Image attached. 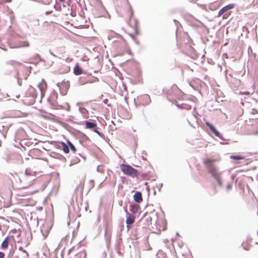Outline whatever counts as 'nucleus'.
Wrapping results in <instances>:
<instances>
[{"label": "nucleus", "mask_w": 258, "mask_h": 258, "mask_svg": "<svg viewBox=\"0 0 258 258\" xmlns=\"http://www.w3.org/2000/svg\"><path fill=\"white\" fill-rule=\"evenodd\" d=\"M126 227L128 230L131 228L130 225H126Z\"/></svg>", "instance_id": "603ef678"}, {"label": "nucleus", "mask_w": 258, "mask_h": 258, "mask_svg": "<svg viewBox=\"0 0 258 258\" xmlns=\"http://www.w3.org/2000/svg\"><path fill=\"white\" fill-rule=\"evenodd\" d=\"M88 83H93L99 81V79L97 78H95L91 80H88Z\"/></svg>", "instance_id": "bb28decb"}, {"label": "nucleus", "mask_w": 258, "mask_h": 258, "mask_svg": "<svg viewBox=\"0 0 258 258\" xmlns=\"http://www.w3.org/2000/svg\"><path fill=\"white\" fill-rule=\"evenodd\" d=\"M51 2V0H42L41 3L44 5H49Z\"/></svg>", "instance_id": "cd10ccee"}, {"label": "nucleus", "mask_w": 258, "mask_h": 258, "mask_svg": "<svg viewBox=\"0 0 258 258\" xmlns=\"http://www.w3.org/2000/svg\"><path fill=\"white\" fill-rule=\"evenodd\" d=\"M69 87H70L69 82L68 81L67 82V83L65 84V88H66V89L67 90V91L69 89Z\"/></svg>", "instance_id": "ea45409f"}, {"label": "nucleus", "mask_w": 258, "mask_h": 258, "mask_svg": "<svg viewBox=\"0 0 258 258\" xmlns=\"http://www.w3.org/2000/svg\"><path fill=\"white\" fill-rule=\"evenodd\" d=\"M204 164L209 174L217 182L220 187H223V172L219 170L218 166L215 162V160L211 158H206L204 160Z\"/></svg>", "instance_id": "f257e3e1"}, {"label": "nucleus", "mask_w": 258, "mask_h": 258, "mask_svg": "<svg viewBox=\"0 0 258 258\" xmlns=\"http://www.w3.org/2000/svg\"><path fill=\"white\" fill-rule=\"evenodd\" d=\"M104 236H105L106 240L110 236V235L107 233V230H105V231L104 232Z\"/></svg>", "instance_id": "79ce46f5"}, {"label": "nucleus", "mask_w": 258, "mask_h": 258, "mask_svg": "<svg viewBox=\"0 0 258 258\" xmlns=\"http://www.w3.org/2000/svg\"><path fill=\"white\" fill-rule=\"evenodd\" d=\"M18 63V62H17L16 61L13 60H9L7 62V64H9L11 65H13L14 63Z\"/></svg>", "instance_id": "473e14b6"}, {"label": "nucleus", "mask_w": 258, "mask_h": 258, "mask_svg": "<svg viewBox=\"0 0 258 258\" xmlns=\"http://www.w3.org/2000/svg\"><path fill=\"white\" fill-rule=\"evenodd\" d=\"M9 245V236L5 237L2 243L1 247L2 248H7Z\"/></svg>", "instance_id": "2eb2a0df"}, {"label": "nucleus", "mask_w": 258, "mask_h": 258, "mask_svg": "<svg viewBox=\"0 0 258 258\" xmlns=\"http://www.w3.org/2000/svg\"><path fill=\"white\" fill-rule=\"evenodd\" d=\"M49 53H50L52 55L55 56V55L52 53V52L51 50H49Z\"/></svg>", "instance_id": "3c124183"}, {"label": "nucleus", "mask_w": 258, "mask_h": 258, "mask_svg": "<svg viewBox=\"0 0 258 258\" xmlns=\"http://www.w3.org/2000/svg\"><path fill=\"white\" fill-rule=\"evenodd\" d=\"M79 161H80V160H79V159H78L77 161H76L75 162V163H77V162H79Z\"/></svg>", "instance_id": "4d7b16f0"}, {"label": "nucleus", "mask_w": 258, "mask_h": 258, "mask_svg": "<svg viewBox=\"0 0 258 258\" xmlns=\"http://www.w3.org/2000/svg\"><path fill=\"white\" fill-rule=\"evenodd\" d=\"M38 209L39 210H41L42 209V207H40V208H38Z\"/></svg>", "instance_id": "052dcab7"}, {"label": "nucleus", "mask_w": 258, "mask_h": 258, "mask_svg": "<svg viewBox=\"0 0 258 258\" xmlns=\"http://www.w3.org/2000/svg\"><path fill=\"white\" fill-rule=\"evenodd\" d=\"M84 135V137L86 139H89L88 137L86 135Z\"/></svg>", "instance_id": "5fc2aeb1"}, {"label": "nucleus", "mask_w": 258, "mask_h": 258, "mask_svg": "<svg viewBox=\"0 0 258 258\" xmlns=\"http://www.w3.org/2000/svg\"><path fill=\"white\" fill-rule=\"evenodd\" d=\"M34 180L33 177V175L29 173L27 169H26L25 171L24 175L22 177V179L20 178V180L21 182L22 181H27L26 182V185L25 186H23L22 188H25L30 186L32 184V182Z\"/></svg>", "instance_id": "7ed1b4c3"}, {"label": "nucleus", "mask_w": 258, "mask_h": 258, "mask_svg": "<svg viewBox=\"0 0 258 258\" xmlns=\"http://www.w3.org/2000/svg\"><path fill=\"white\" fill-rule=\"evenodd\" d=\"M108 100L107 99H105L103 100V102L105 103V104H107V103L108 102Z\"/></svg>", "instance_id": "de8ad7c7"}, {"label": "nucleus", "mask_w": 258, "mask_h": 258, "mask_svg": "<svg viewBox=\"0 0 258 258\" xmlns=\"http://www.w3.org/2000/svg\"><path fill=\"white\" fill-rule=\"evenodd\" d=\"M61 2H64L65 0H59Z\"/></svg>", "instance_id": "bf43d9fd"}, {"label": "nucleus", "mask_w": 258, "mask_h": 258, "mask_svg": "<svg viewBox=\"0 0 258 258\" xmlns=\"http://www.w3.org/2000/svg\"><path fill=\"white\" fill-rule=\"evenodd\" d=\"M79 83L80 85H83L88 83V80H85L83 78L80 77L79 79Z\"/></svg>", "instance_id": "4be33fe9"}, {"label": "nucleus", "mask_w": 258, "mask_h": 258, "mask_svg": "<svg viewBox=\"0 0 258 258\" xmlns=\"http://www.w3.org/2000/svg\"><path fill=\"white\" fill-rule=\"evenodd\" d=\"M130 207V211L133 214L136 213L139 208V206L136 204L131 205Z\"/></svg>", "instance_id": "f3484780"}, {"label": "nucleus", "mask_w": 258, "mask_h": 258, "mask_svg": "<svg viewBox=\"0 0 258 258\" xmlns=\"http://www.w3.org/2000/svg\"><path fill=\"white\" fill-rule=\"evenodd\" d=\"M126 1H127V3H128V5L129 6V11H130V20L133 15L134 12H133V10L132 8L131 5L128 3V0H126Z\"/></svg>", "instance_id": "b1692460"}, {"label": "nucleus", "mask_w": 258, "mask_h": 258, "mask_svg": "<svg viewBox=\"0 0 258 258\" xmlns=\"http://www.w3.org/2000/svg\"><path fill=\"white\" fill-rule=\"evenodd\" d=\"M154 195H155L156 194V191H154V192H153Z\"/></svg>", "instance_id": "680f3d73"}, {"label": "nucleus", "mask_w": 258, "mask_h": 258, "mask_svg": "<svg viewBox=\"0 0 258 258\" xmlns=\"http://www.w3.org/2000/svg\"><path fill=\"white\" fill-rule=\"evenodd\" d=\"M27 77H28V75H27V76H25L24 79H25V80H27Z\"/></svg>", "instance_id": "6e6d98bb"}, {"label": "nucleus", "mask_w": 258, "mask_h": 258, "mask_svg": "<svg viewBox=\"0 0 258 258\" xmlns=\"http://www.w3.org/2000/svg\"><path fill=\"white\" fill-rule=\"evenodd\" d=\"M107 106H110V104H107Z\"/></svg>", "instance_id": "0e129e2a"}, {"label": "nucleus", "mask_w": 258, "mask_h": 258, "mask_svg": "<svg viewBox=\"0 0 258 258\" xmlns=\"http://www.w3.org/2000/svg\"><path fill=\"white\" fill-rule=\"evenodd\" d=\"M230 158L236 161H238L240 160L243 159V157L238 155H233L230 156Z\"/></svg>", "instance_id": "a211bd4d"}, {"label": "nucleus", "mask_w": 258, "mask_h": 258, "mask_svg": "<svg viewBox=\"0 0 258 258\" xmlns=\"http://www.w3.org/2000/svg\"><path fill=\"white\" fill-rule=\"evenodd\" d=\"M140 100L141 103L145 105L149 104L151 101L150 96L147 94L142 95L140 97Z\"/></svg>", "instance_id": "1a4fd4ad"}, {"label": "nucleus", "mask_w": 258, "mask_h": 258, "mask_svg": "<svg viewBox=\"0 0 258 258\" xmlns=\"http://www.w3.org/2000/svg\"><path fill=\"white\" fill-rule=\"evenodd\" d=\"M134 200L138 203H140L142 202V195L140 191H136L133 196Z\"/></svg>", "instance_id": "9b49d317"}, {"label": "nucleus", "mask_w": 258, "mask_h": 258, "mask_svg": "<svg viewBox=\"0 0 258 258\" xmlns=\"http://www.w3.org/2000/svg\"><path fill=\"white\" fill-rule=\"evenodd\" d=\"M252 134L254 135H258V127L256 128L255 129H253L252 131Z\"/></svg>", "instance_id": "7c9ffc66"}, {"label": "nucleus", "mask_w": 258, "mask_h": 258, "mask_svg": "<svg viewBox=\"0 0 258 258\" xmlns=\"http://www.w3.org/2000/svg\"><path fill=\"white\" fill-rule=\"evenodd\" d=\"M67 144L69 145V149H71L74 153L76 152V148L74 144L69 140H67Z\"/></svg>", "instance_id": "6ab92c4d"}, {"label": "nucleus", "mask_w": 258, "mask_h": 258, "mask_svg": "<svg viewBox=\"0 0 258 258\" xmlns=\"http://www.w3.org/2000/svg\"><path fill=\"white\" fill-rule=\"evenodd\" d=\"M58 97V95L57 92L53 90L50 94L49 97L48 98L47 100H57Z\"/></svg>", "instance_id": "4468645a"}, {"label": "nucleus", "mask_w": 258, "mask_h": 258, "mask_svg": "<svg viewBox=\"0 0 258 258\" xmlns=\"http://www.w3.org/2000/svg\"><path fill=\"white\" fill-rule=\"evenodd\" d=\"M103 181H102V182H101V183L99 184V185H98V187H101V184H102V183H103Z\"/></svg>", "instance_id": "864d4df0"}, {"label": "nucleus", "mask_w": 258, "mask_h": 258, "mask_svg": "<svg viewBox=\"0 0 258 258\" xmlns=\"http://www.w3.org/2000/svg\"><path fill=\"white\" fill-rule=\"evenodd\" d=\"M93 131L96 133L97 135H98L100 137H101L102 138H105V136L102 133H101L100 132H99L97 128H94Z\"/></svg>", "instance_id": "5701e85b"}, {"label": "nucleus", "mask_w": 258, "mask_h": 258, "mask_svg": "<svg viewBox=\"0 0 258 258\" xmlns=\"http://www.w3.org/2000/svg\"><path fill=\"white\" fill-rule=\"evenodd\" d=\"M53 7L56 11H60L61 10L60 7H57L55 4L53 6Z\"/></svg>", "instance_id": "e433bc0d"}, {"label": "nucleus", "mask_w": 258, "mask_h": 258, "mask_svg": "<svg viewBox=\"0 0 258 258\" xmlns=\"http://www.w3.org/2000/svg\"><path fill=\"white\" fill-rule=\"evenodd\" d=\"M90 182L91 183H92V185L91 186V188H92L94 186V181L93 180H90Z\"/></svg>", "instance_id": "a18cd8bd"}, {"label": "nucleus", "mask_w": 258, "mask_h": 258, "mask_svg": "<svg viewBox=\"0 0 258 258\" xmlns=\"http://www.w3.org/2000/svg\"><path fill=\"white\" fill-rule=\"evenodd\" d=\"M123 208L124 209V211L125 212L126 215V219L125 221L126 225L132 224L135 221V216L128 213L126 207H124Z\"/></svg>", "instance_id": "0eeeda50"}, {"label": "nucleus", "mask_w": 258, "mask_h": 258, "mask_svg": "<svg viewBox=\"0 0 258 258\" xmlns=\"http://www.w3.org/2000/svg\"><path fill=\"white\" fill-rule=\"evenodd\" d=\"M146 220L147 221L148 225L151 224L152 218L150 216L147 217Z\"/></svg>", "instance_id": "c85d7f7f"}, {"label": "nucleus", "mask_w": 258, "mask_h": 258, "mask_svg": "<svg viewBox=\"0 0 258 258\" xmlns=\"http://www.w3.org/2000/svg\"><path fill=\"white\" fill-rule=\"evenodd\" d=\"M67 92V90H66V91H65V92H61V94H62V95H66Z\"/></svg>", "instance_id": "49530a36"}, {"label": "nucleus", "mask_w": 258, "mask_h": 258, "mask_svg": "<svg viewBox=\"0 0 258 258\" xmlns=\"http://www.w3.org/2000/svg\"><path fill=\"white\" fill-rule=\"evenodd\" d=\"M10 126L11 124H9L0 126V135L4 139H6L8 131Z\"/></svg>", "instance_id": "423d86ee"}, {"label": "nucleus", "mask_w": 258, "mask_h": 258, "mask_svg": "<svg viewBox=\"0 0 258 258\" xmlns=\"http://www.w3.org/2000/svg\"><path fill=\"white\" fill-rule=\"evenodd\" d=\"M97 171L100 172H103V169L101 165L98 166V167H97Z\"/></svg>", "instance_id": "72a5a7b5"}, {"label": "nucleus", "mask_w": 258, "mask_h": 258, "mask_svg": "<svg viewBox=\"0 0 258 258\" xmlns=\"http://www.w3.org/2000/svg\"><path fill=\"white\" fill-rule=\"evenodd\" d=\"M49 230L50 229H47V231L45 232V233H44V232H43V230L42 229L41 230V232L42 233V235H43L44 236V238H45L47 236V235H48V233L49 231Z\"/></svg>", "instance_id": "a878e982"}, {"label": "nucleus", "mask_w": 258, "mask_h": 258, "mask_svg": "<svg viewBox=\"0 0 258 258\" xmlns=\"http://www.w3.org/2000/svg\"><path fill=\"white\" fill-rule=\"evenodd\" d=\"M175 105L177 107L180 108H182V104H179L178 103H176Z\"/></svg>", "instance_id": "c03bdc74"}, {"label": "nucleus", "mask_w": 258, "mask_h": 258, "mask_svg": "<svg viewBox=\"0 0 258 258\" xmlns=\"http://www.w3.org/2000/svg\"><path fill=\"white\" fill-rule=\"evenodd\" d=\"M232 184H228L226 186V188L228 190H230L232 189Z\"/></svg>", "instance_id": "c9c22d12"}, {"label": "nucleus", "mask_w": 258, "mask_h": 258, "mask_svg": "<svg viewBox=\"0 0 258 258\" xmlns=\"http://www.w3.org/2000/svg\"><path fill=\"white\" fill-rule=\"evenodd\" d=\"M120 168L125 174L132 177H135L138 176L137 170L130 165L122 164L120 165Z\"/></svg>", "instance_id": "f03ea898"}, {"label": "nucleus", "mask_w": 258, "mask_h": 258, "mask_svg": "<svg viewBox=\"0 0 258 258\" xmlns=\"http://www.w3.org/2000/svg\"><path fill=\"white\" fill-rule=\"evenodd\" d=\"M4 256H5L4 252L0 251V258H4Z\"/></svg>", "instance_id": "37998d69"}, {"label": "nucleus", "mask_w": 258, "mask_h": 258, "mask_svg": "<svg viewBox=\"0 0 258 258\" xmlns=\"http://www.w3.org/2000/svg\"><path fill=\"white\" fill-rule=\"evenodd\" d=\"M19 249L20 250L23 251L24 252H25L26 253L27 256H28V254L27 253L26 251L25 250L23 249V247L22 246H20L19 247Z\"/></svg>", "instance_id": "58836bf2"}, {"label": "nucleus", "mask_w": 258, "mask_h": 258, "mask_svg": "<svg viewBox=\"0 0 258 258\" xmlns=\"http://www.w3.org/2000/svg\"><path fill=\"white\" fill-rule=\"evenodd\" d=\"M227 45V43H225L224 45Z\"/></svg>", "instance_id": "338daca9"}, {"label": "nucleus", "mask_w": 258, "mask_h": 258, "mask_svg": "<svg viewBox=\"0 0 258 258\" xmlns=\"http://www.w3.org/2000/svg\"><path fill=\"white\" fill-rule=\"evenodd\" d=\"M33 23H34V26H38L39 25V22H38V20H35L33 21Z\"/></svg>", "instance_id": "a19ab883"}, {"label": "nucleus", "mask_w": 258, "mask_h": 258, "mask_svg": "<svg viewBox=\"0 0 258 258\" xmlns=\"http://www.w3.org/2000/svg\"><path fill=\"white\" fill-rule=\"evenodd\" d=\"M234 7H235V4H228V5L224 6V7H223L222 9H221L219 10L217 16L218 17L221 16L224 13L227 12L229 10H230L233 9L234 8Z\"/></svg>", "instance_id": "39448f33"}, {"label": "nucleus", "mask_w": 258, "mask_h": 258, "mask_svg": "<svg viewBox=\"0 0 258 258\" xmlns=\"http://www.w3.org/2000/svg\"><path fill=\"white\" fill-rule=\"evenodd\" d=\"M174 22H175L176 25H177V24L179 23V22L176 20H174Z\"/></svg>", "instance_id": "8fccbe9b"}, {"label": "nucleus", "mask_w": 258, "mask_h": 258, "mask_svg": "<svg viewBox=\"0 0 258 258\" xmlns=\"http://www.w3.org/2000/svg\"><path fill=\"white\" fill-rule=\"evenodd\" d=\"M61 144L62 147V150L65 153H68L70 151L69 145L67 143H65L63 142H61Z\"/></svg>", "instance_id": "dca6fc26"}, {"label": "nucleus", "mask_w": 258, "mask_h": 258, "mask_svg": "<svg viewBox=\"0 0 258 258\" xmlns=\"http://www.w3.org/2000/svg\"><path fill=\"white\" fill-rule=\"evenodd\" d=\"M163 184L162 183H160L159 185L157 184V187L158 188V191H160L161 188L162 187Z\"/></svg>", "instance_id": "4c0bfd02"}, {"label": "nucleus", "mask_w": 258, "mask_h": 258, "mask_svg": "<svg viewBox=\"0 0 258 258\" xmlns=\"http://www.w3.org/2000/svg\"><path fill=\"white\" fill-rule=\"evenodd\" d=\"M29 68L31 70V67H29Z\"/></svg>", "instance_id": "69168bd1"}, {"label": "nucleus", "mask_w": 258, "mask_h": 258, "mask_svg": "<svg viewBox=\"0 0 258 258\" xmlns=\"http://www.w3.org/2000/svg\"><path fill=\"white\" fill-rule=\"evenodd\" d=\"M19 72L17 70H16V73H15V78L17 79V83L19 85V86H21L22 85V81L19 78Z\"/></svg>", "instance_id": "412c9836"}, {"label": "nucleus", "mask_w": 258, "mask_h": 258, "mask_svg": "<svg viewBox=\"0 0 258 258\" xmlns=\"http://www.w3.org/2000/svg\"><path fill=\"white\" fill-rule=\"evenodd\" d=\"M51 107L55 109H58L60 106L58 104L56 100H48Z\"/></svg>", "instance_id": "ddd939ff"}, {"label": "nucleus", "mask_w": 258, "mask_h": 258, "mask_svg": "<svg viewBox=\"0 0 258 258\" xmlns=\"http://www.w3.org/2000/svg\"><path fill=\"white\" fill-rule=\"evenodd\" d=\"M38 87L41 92V96H43L47 87V85L45 81L42 80V81L38 85Z\"/></svg>", "instance_id": "9d476101"}, {"label": "nucleus", "mask_w": 258, "mask_h": 258, "mask_svg": "<svg viewBox=\"0 0 258 258\" xmlns=\"http://www.w3.org/2000/svg\"><path fill=\"white\" fill-rule=\"evenodd\" d=\"M97 3L98 4V5L101 7L102 8V9H104V7L103 6V5H102V2L100 1V0H97Z\"/></svg>", "instance_id": "f704fd0d"}, {"label": "nucleus", "mask_w": 258, "mask_h": 258, "mask_svg": "<svg viewBox=\"0 0 258 258\" xmlns=\"http://www.w3.org/2000/svg\"><path fill=\"white\" fill-rule=\"evenodd\" d=\"M206 124L209 128L211 132L215 135L217 137L219 138L222 140H224L222 137V135L219 133V132L216 128V127L213 125L212 123H211L209 121L206 122Z\"/></svg>", "instance_id": "20e7f679"}, {"label": "nucleus", "mask_w": 258, "mask_h": 258, "mask_svg": "<svg viewBox=\"0 0 258 258\" xmlns=\"http://www.w3.org/2000/svg\"><path fill=\"white\" fill-rule=\"evenodd\" d=\"M142 158H143V160H147V159H146V158H145L144 157H142Z\"/></svg>", "instance_id": "13d9d810"}, {"label": "nucleus", "mask_w": 258, "mask_h": 258, "mask_svg": "<svg viewBox=\"0 0 258 258\" xmlns=\"http://www.w3.org/2000/svg\"><path fill=\"white\" fill-rule=\"evenodd\" d=\"M134 21H135V24H134L135 29L136 31H137V27H138V20L137 19H135Z\"/></svg>", "instance_id": "c756f323"}, {"label": "nucleus", "mask_w": 258, "mask_h": 258, "mask_svg": "<svg viewBox=\"0 0 258 258\" xmlns=\"http://www.w3.org/2000/svg\"><path fill=\"white\" fill-rule=\"evenodd\" d=\"M84 122L85 123L86 128L92 129L97 126V123L95 121H90L88 120L80 121L78 124H82Z\"/></svg>", "instance_id": "6e6552de"}, {"label": "nucleus", "mask_w": 258, "mask_h": 258, "mask_svg": "<svg viewBox=\"0 0 258 258\" xmlns=\"http://www.w3.org/2000/svg\"><path fill=\"white\" fill-rule=\"evenodd\" d=\"M79 155L80 157H82L84 159V160H85L86 158L84 156H82L81 154H79Z\"/></svg>", "instance_id": "09e8293b"}, {"label": "nucleus", "mask_w": 258, "mask_h": 258, "mask_svg": "<svg viewBox=\"0 0 258 258\" xmlns=\"http://www.w3.org/2000/svg\"><path fill=\"white\" fill-rule=\"evenodd\" d=\"M82 69L77 63L74 68V74L75 75L78 76L82 73Z\"/></svg>", "instance_id": "f8f14e48"}, {"label": "nucleus", "mask_w": 258, "mask_h": 258, "mask_svg": "<svg viewBox=\"0 0 258 258\" xmlns=\"http://www.w3.org/2000/svg\"><path fill=\"white\" fill-rule=\"evenodd\" d=\"M79 110L83 114H86L87 112V110L84 107H79Z\"/></svg>", "instance_id": "393cba45"}, {"label": "nucleus", "mask_w": 258, "mask_h": 258, "mask_svg": "<svg viewBox=\"0 0 258 258\" xmlns=\"http://www.w3.org/2000/svg\"><path fill=\"white\" fill-rule=\"evenodd\" d=\"M176 235H179V234H178V232H177V233H176Z\"/></svg>", "instance_id": "e2e57ef3"}, {"label": "nucleus", "mask_w": 258, "mask_h": 258, "mask_svg": "<svg viewBox=\"0 0 258 258\" xmlns=\"http://www.w3.org/2000/svg\"><path fill=\"white\" fill-rule=\"evenodd\" d=\"M29 46V43L28 41H23L20 42V44L18 46H14V48H18L21 47H28Z\"/></svg>", "instance_id": "aec40b11"}, {"label": "nucleus", "mask_w": 258, "mask_h": 258, "mask_svg": "<svg viewBox=\"0 0 258 258\" xmlns=\"http://www.w3.org/2000/svg\"><path fill=\"white\" fill-rule=\"evenodd\" d=\"M35 58L36 59H38L40 61H44V60L40 57V55L38 54H35Z\"/></svg>", "instance_id": "2f4dec72"}]
</instances>
